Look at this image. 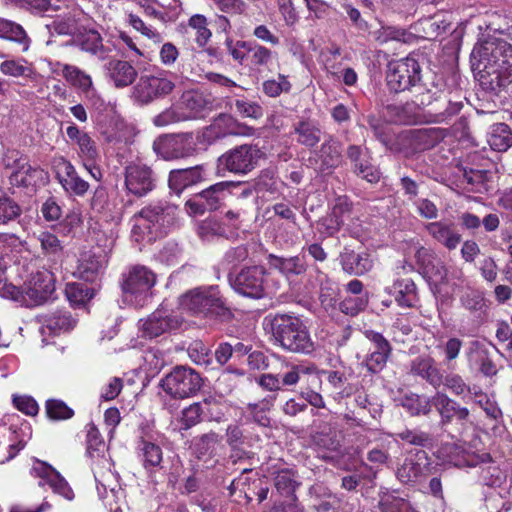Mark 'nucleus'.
Here are the masks:
<instances>
[{
	"instance_id": "obj_1",
	"label": "nucleus",
	"mask_w": 512,
	"mask_h": 512,
	"mask_svg": "<svg viewBox=\"0 0 512 512\" xmlns=\"http://www.w3.org/2000/svg\"><path fill=\"white\" fill-rule=\"evenodd\" d=\"M472 57L478 60L484 85L496 91L512 82V46L503 39L489 37L477 43Z\"/></svg>"
},
{
	"instance_id": "obj_2",
	"label": "nucleus",
	"mask_w": 512,
	"mask_h": 512,
	"mask_svg": "<svg viewBox=\"0 0 512 512\" xmlns=\"http://www.w3.org/2000/svg\"><path fill=\"white\" fill-rule=\"evenodd\" d=\"M220 137L219 127L213 124L196 134L185 132L160 136L154 140L153 150L165 160L179 159L193 155L198 146L203 148Z\"/></svg>"
},
{
	"instance_id": "obj_3",
	"label": "nucleus",
	"mask_w": 512,
	"mask_h": 512,
	"mask_svg": "<svg viewBox=\"0 0 512 512\" xmlns=\"http://www.w3.org/2000/svg\"><path fill=\"white\" fill-rule=\"evenodd\" d=\"M264 326L287 351L307 354L313 350V342L306 325L295 315L270 314L264 318Z\"/></svg>"
},
{
	"instance_id": "obj_4",
	"label": "nucleus",
	"mask_w": 512,
	"mask_h": 512,
	"mask_svg": "<svg viewBox=\"0 0 512 512\" xmlns=\"http://www.w3.org/2000/svg\"><path fill=\"white\" fill-rule=\"evenodd\" d=\"M177 207L159 202L143 208L134 216L132 236L136 242L155 240L175 222Z\"/></svg>"
},
{
	"instance_id": "obj_5",
	"label": "nucleus",
	"mask_w": 512,
	"mask_h": 512,
	"mask_svg": "<svg viewBox=\"0 0 512 512\" xmlns=\"http://www.w3.org/2000/svg\"><path fill=\"white\" fill-rule=\"evenodd\" d=\"M180 307L199 317H226L229 308L217 286H203L189 290L179 299Z\"/></svg>"
},
{
	"instance_id": "obj_6",
	"label": "nucleus",
	"mask_w": 512,
	"mask_h": 512,
	"mask_svg": "<svg viewBox=\"0 0 512 512\" xmlns=\"http://www.w3.org/2000/svg\"><path fill=\"white\" fill-rule=\"evenodd\" d=\"M157 281L156 274L146 266L135 265L122 275L124 301L136 306H144L152 297V288Z\"/></svg>"
},
{
	"instance_id": "obj_7",
	"label": "nucleus",
	"mask_w": 512,
	"mask_h": 512,
	"mask_svg": "<svg viewBox=\"0 0 512 512\" xmlns=\"http://www.w3.org/2000/svg\"><path fill=\"white\" fill-rule=\"evenodd\" d=\"M443 451L447 452V462L458 468L480 466V477L487 486H496L501 483L502 473L497 466L491 463L488 453H470L456 445H446Z\"/></svg>"
},
{
	"instance_id": "obj_8",
	"label": "nucleus",
	"mask_w": 512,
	"mask_h": 512,
	"mask_svg": "<svg viewBox=\"0 0 512 512\" xmlns=\"http://www.w3.org/2000/svg\"><path fill=\"white\" fill-rule=\"evenodd\" d=\"M225 45L233 60L247 67L251 73L263 72L273 61V52L255 41L227 39Z\"/></svg>"
},
{
	"instance_id": "obj_9",
	"label": "nucleus",
	"mask_w": 512,
	"mask_h": 512,
	"mask_svg": "<svg viewBox=\"0 0 512 512\" xmlns=\"http://www.w3.org/2000/svg\"><path fill=\"white\" fill-rule=\"evenodd\" d=\"M175 79V74L165 70L143 75L133 87V96L141 104H149L154 100L164 98L174 90Z\"/></svg>"
},
{
	"instance_id": "obj_10",
	"label": "nucleus",
	"mask_w": 512,
	"mask_h": 512,
	"mask_svg": "<svg viewBox=\"0 0 512 512\" xmlns=\"http://www.w3.org/2000/svg\"><path fill=\"white\" fill-rule=\"evenodd\" d=\"M202 385L200 375L193 369L178 366L162 381L163 390L174 398H188L195 395Z\"/></svg>"
},
{
	"instance_id": "obj_11",
	"label": "nucleus",
	"mask_w": 512,
	"mask_h": 512,
	"mask_svg": "<svg viewBox=\"0 0 512 512\" xmlns=\"http://www.w3.org/2000/svg\"><path fill=\"white\" fill-rule=\"evenodd\" d=\"M420 65L413 57L389 62L386 81L393 92H402L414 86L420 80Z\"/></svg>"
},
{
	"instance_id": "obj_12",
	"label": "nucleus",
	"mask_w": 512,
	"mask_h": 512,
	"mask_svg": "<svg viewBox=\"0 0 512 512\" xmlns=\"http://www.w3.org/2000/svg\"><path fill=\"white\" fill-rule=\"evenodd\" d=\"M230 281L237 293L253 299L264 297L269 289L267 273L262 266L246 267Z\"/></svg>"
},
{
	"instance_id": "obj_13",
	"label": "nucleus",
	"mask_w": 512,
	"mask_h": 512,
	"mask_svg": "<svg viewBox=\"0 0 512 512\" xmlns=\"http://www.w3.org/2000/svg\"><path fill=\"white\" fill-rule=\"evenodd\" d=\"M262 156L257 146L245 144L224 153L218 159V166L235 174H247L256 167Z\"/></svg>"
},
{
	"instance_id": "obj_14",
	"label": "nucleus",
	"mask_w": 512,
	"mask_h": 512,
	"mask_svg": "<svg viewBox=\"0 0 512 512\" xmlns=\"http://www.w3.org/2000/svg\"><path fill=\"white\" fill-rule=\"evenodd\" d=\"M28 307L42 305L49 301L55 292V276L46 269L42 268L31 274L26 283Z\"/></svg>"
},
{
	"instance_id": "obj_15",
	"label": "nucleus",
	"mask_w": 512,
	"mask_h": 512,
	"mask_svg": "<svg viewBox=\"0 0 512 512\" xmlns=\"http://www.w3.org/2000/svg\"><path fill=\"white\" fill-rule=\"evenodd\" d=\"M241 185L240 182L222 181L203 190L195 199L186 203L195 214H201L205 210H215L219 207L232 189Z\"/></svg>"
},
{
	"instance_id": "obj_16",
	"label": "nucleus",
	"mask_w": 512,
	"mask_h": 512,
	"mask_svg": "<svg viewBox=\"0 0 512 512\" xmlns=\"http://www.w3.org/2000/svg\"><path fill=\"white\" fill-rule=\"evenodd\" d=\"M125 188L128 193L143 197L155 188V176L151 168L142 163H130L125 167Z\"/></svg>"
},
{
	"instance_id": "obj_17",
	"label": "nucleus",
	"mask_w": 512,
	"mask_h": 512,
	"mask_svg": "<svg viewBox=\"0 0 512 512\" xmlns=\"http://www.w3.org/2000/svg\"><path fill=\"white\" fill-rule=\"evenodd\" d=\"M182 323L183 318L181 316L169 313L163 309H158L147 319H141L138 323V327L143 337L154 338L180 328Z\"/></svg>"
},
{
	"instance_id": "obj_18",
	"label": "nucleus",
	"mask_w": 512,
	"mask_h": 512,
	"mask_svg": "<svg viewBox=\"0 0 512 512\" xmlns=\"http://www.w3.org/2000/svg\"><path fill=\"white\" fill-rule=\"evenodd\" d=\"M33 477L39 478V485H49L54 493L64 497L67 500L74 498V493L64 477L50 464L34 459L30 470Z\"/></svg>"
},
{
	"instance_id": "obj_19",
	"label": "nucleus",
	"mask_w": 512,
	"mask_h": 512,
	"mask_svg": "<svg viewBox=\"0 0 512 512\" xmlns=\"http://www.w3.org/2000/svg\"><path fill=\"white\" fill-rule=\"evenodd\" d=\"M429 474V461L425 451L409 453L398 467L396 476L404 484H417Z\"/></svg>"
},
{
	"instance_id": "obj_20",
	"label": "nucleus",
	"mask_w": 512,
	"mask_h": 512,
	"mask_svg": "<svg viewBox=\"0 0 512 512\" xmlns=\"http://www.w3.org/2000/svg\"><path fill=\"white\" fill-rule=\"evenodd\" d=\"M365 337L371 342L369 353L363 364L368 371L378 373L384 369L392 354V347L389 341L380 333L373 330H366Z\"/></svg>"
},
{
	"instance_id": "obj_21",
	"label": "nucleus",
	"mask_w": 512,
	"mask_h": 512,
	"mask_svg": "<svg viewBox=\"0 0 512 512\" xmlns=\"http://www.w3.org/2000/svg\"><path fill=\"white\" fill-rule=\"evenodd\" d=\"M54 169L59 183L68 194L81 197L87 193L89 183L78 175L70 161L58 157L54 160Z\"/></svg>"
},
{
	"instance_id": "obj_22",
	"label": "nucleus",
	"mask_w": 512,
	"mask_h": 512,
	"mask_svg": "<svg viewBox=\"0 0 512 512\" xmlns=\"http://www.w3.org/2000/svg\"><path fill=\"white\" fill-rule=\"evenodd\" d=\"M347 157L352 163L353 172L369 183L379 181L381 173L372 163V156L366 147L350 145L347 149Z\"/></svg>"
},
{
	"instance_id": "obj_23",
	"label": "nucleus",
	"mask_w": 512,
	"mask_h": 512,
	"mask_svg": "<svg viewBox=\"0 0 512 512\" xmlns=\"http://www.w3.org/2000/svg\"><path fill=\"white\" fill-rule=\"evenodd\" d=\"M62 75L71 85L79 88L84 93L85 97L94 105H97L98 102L100 105L102 104V101L93 86L90 75L86 74L78 67L69 64H64L62 66Z\"/></svg>"
},
{
	"instance_id": "obj_24",
	"label": "nucleus",
	"mask_w": 512,
	"mask_h": 512,
	"mask_svg": "<svg viewBox=\"0 0 512 512\" xmlns=\"http://www.w3.org/2000/svg\"><path fill=\"white\" fill-rule=\"evenodd\" d=\"M431 403L440 414L443 423H449L453 418L464 421L469 416V410L466 407H461L445 393L437 392L432 397Z\"/></svg>"
},
{
	"instance_id": "obj_25",
	"label": "nucleus",
	"mask_w": 512,
	"mask_h": 512,
	"mask_svg": "<svg viewBox=\"0 0 512 512\" xmlns=\"http://www.w3.org/2000/svg\"><path fill=\"white\" fill-rule=\"evenodd\" d=\"M444 137V130L435 127L412 129L406 133V138L415 151L430 149L443 140Z\"/></svg>"
},
{
	"instance_id": "obj_26",
	"label": "nucleus",
	"mask_w": 512,
	"mask_h": 512,
	"mask_svg": "<svg viewBox=\"0 0 512 512\" xmlns=\"http://www.w3.org/2000/svg\"><path fill=\"white\" fill-rule=\"evenodd\" d=\"M92 470L100 497H107L108 491L114 496L117 486V477L111 471L109 459L104 456L99 458L97 462L93 464Z\"/></svg>"
},
{
	"instance_id": "obj_27",
	"label": "nucleus",
	"mask_w": 512,
	"mask_h": 512,
	"mask_svg": "<svg viewBox=\"0 0 512 512\" xmlns=\"http://www.w3.org/2000/svg\"><path fill=\"white\" fill-rule=\"evenodd\" d=\"M340 262L345 272L350 275L362 276L373 267V259L368 252L345 251L340 256Z\"/></svg>"
},
{
	"instance_id": "obj_28",
	"label": "nucleus",
	"mask_w": 512,
	"mask_h": 512,
	"mask_svg": "<svg viewBox=\"0 0 512 512\" xmlns=\"http://www.w3.org/2000/svg\"><path fill=\"white\" fill-rule=\"evenodd\" d=\"M106 264L105 256L96 255L91 252H85L79 259L78 266L74 274L87 282H93L98 278Z\"/></svg>"
},
{
	"instance_id": "obj_29",
	"label": "nucleus",
	"mask_w": 512,
	"mask_h": 512,
	"mask_svg": "<svg viewBox=\"0 0 512 512\" xmlns=\"http://www.w3.org/2000/svg\"><path fill=\"white\" fill-rule=\"evenodd\" d=\"M40 333L45 335H57L67 332L75 326V320L66 312H56L51 315H42Z\"/></svg>"
},
{
	"instance_id": "obj_30",
	"label": "nucleus",
	"mask_w": 512,
	"mask_h": 512,
	"mask_svg": "<svg viewBox=\"0 0 512 512\" xmlns=\"http://www.w3.org/2000/svg\"><path fill=\"white\" fill-rule=\"evenodd\" d=\"M426 229L436 241L449 250L455 249L461 242V235L452 224L437 221L427 224Z\"/></svg>"
},
{
	"instance_id": "obj_31",
	"label": "nucleus",
	"mask_w": 512,
	"mask_h": 512,
	"mask_svg": "<svg viewBox=\"0 0 512 512\" xmlns=\"http://www.w3.org/2000/svg\"><path fill=\"white\" fill-rule=\"evenodd\" d=\"M208 101L202 93L197 91H186L182 94L178 108L182 110L185 121L195 119L201 115L208 105Z\"/></svg>"
},
{
	"instance_id": "obj_32",
	"label": "nucleus",
	"mask_w": 512,
	"mask_h": 512,
	"mask_svg": "<svg viewBox=\"0 0 512 512\" xmlns=\"http://www.w3.org/2000/svg\"><path fill=\"white\" fill-rule=\"evenodd\" d=\"M109 77L116 87H126L133 83L137 76L135 68L127 61L111 60L106 64Z\"/></svg>"
},
{
	"instance_id": "obj_33",
	"label": "nucleus",
	"mask_w": 512,
	"mask_h": 512,
	"mask_svg": "<svg viewBox=\"0 0 512 512\" xmlns=\"http://www.w3.org/2000/svg\"><path fill=\"white\" fill-rule=\"evenodd\" d=\"M202 178L200 167L178 169L170 172L169 187L177 194H180L186 187H189Z\"/></svg>"
},
{
	"instance_id": "obj_34",
	"label": "nucleus",
	"mask_w": 512,
	"mask_h": 512,
	"mask_svg": "<svg viewBox=\"0 0 512 512\" xmlns=\"http://www.w3.org/2000/svg\"><path fill=\"white\" fill-rule=\"evenodd\" d=\"M43 171L38 167L29 164L27 158L20 162L19 169L12 171L10 182L18 187H33L38 179L42 177Z\"/></svg>"
},
{
	"instance_id": "obj_35",
	"label": "nucleus",
	"mask_w": 512,
	"mask_h": 512,
	"mask_svg": "<svg viewBox=\"0 0 512 512\" xmlns=\"http://www.w3.org/2000/svg\"><path fill=\"white\" fill-rule=\"evenodd\" d=\"M387 116L396 124H414L420 119V109L415 103L405 105H389Z\"/></svg>"
},
{
	"instance_id": "obj_36",
	"label": "nucleus",
	"mask_w": 512,
	"mask_h": 512,
	"mask_svg": "<svg viewBox=\"0 0 512 512\" xmlns=\"http://www.w3.org/2000/svg\"><path fill=\"white\" fill-rule=\"evenodd\" d=\"M487 143L494 151H506L512 145V131L510 127L505 123L492 125L487 133Z\"/></svg>"
},
{
	"instance_id": "obj_37",
	"label": "nucleus",
	"mask_w": 512,
	"mask_h": 512,
	"mask_svg": "<svg viewBox=\"0 0 512 512\" xmlns=\"http://www.w3.org/2000/svg\"><path fill=\"white\" fill-rule=\"evenodd\" d=\"M412 372L426 379L435 388L439 387L443 378L434 360L430 357L416 358L412 363Z\"/></svg>"
},
{
	"instance_id": "obj_38",
	"label": "nucleus",
	"mask_w": 512,
	"mask_h": 512,
	"mask_svg": "<svg viewBox=\"0 0 512 512\" xmlns=\"http://www.w3.org/2000/svg\"><path fill=\"white\" fill-rule=\"evenodd\" d=\"M391 292L400 307L410 308L417 301L416 286L411 279L397 280L393 284Z\"/></svg>"
},
{
	"instance_id": "obj_39",
	"label": "nucleus",
	"mask_w": 512,
	"mask_h": 512,
	"mask_svg": "<svg viewBox=\"0 0 512 512\" xmlns=\"http://www.w3.org/2000/svg\"><path fill=\"white\" fill-rule=\"evenodd\" d=\"M0 38L14 41L22 46V51L29 49L30 40L23 27L13 21L0 17Z\"/></svg>"
},
{
	"instance_id": "obj_40",
	"label": "nucleus",
	"mask_w": 512,
	"mask_h": 512,
	"mask_svg": "<svg viewBox=\"0 0 512 512\" xmlns=\"http://www.w3.org/2000/svg\"><path fill=\"white\" fill-rule=\"evenodd\" d=\"M138 449L142 464L146 470L151 471L160 467L163 453L159 445L147 440H141Z\"/></svg>"
},
{
	"instance_id": "obj_41",
	"label": "nucleus",
	"mask_w": 512,
	"mask_h": 512,
	"mask_svg": "<svg viewBox=\"0 0 512 512\" xmlns=\"http://www.w3.org/2000/svg\"><path fill=\"white\" fill-rule=\"evenodd\" d=\"M319 156L323 170L338 167L342 161L340 143L333 139L325 141L321 146Z\"/></svg>"
},
{
	"instance_id": "obj_42",
	"label": "nucleus",
	"mask_w": 512,
	"mask_h": 512,
	"mask_svg": "<svg viewBox=\"0 0 512 512\" xmlns=\"http://www.w3.org/2000/svg\"><path fill=\"white\" fill-rule=\"evenodd\" d=\"M268 259L270 266L286 275H299L305 271V264L298 256L283 258L270 254Z\"/></svg>"
},
{
	"instance_id": "obj_43",
	"label": "nucleus",
	"mask_w": 512,
	"mask_h": 512,
	"mask_svg": "<svg viewBox=\"0 0 512 512\" xmlns=\"http://www.w3.org/2000/svg\"><path fill=\"white\" fill-rule=\"evenodd\" d=\"M37 240L45 256L50 257L54 261L62 256L63 246L56 235L49 231H42L38 234Z\"/></svg>"
},
{
	"instance_id": "obj_44",
	"label": "nucleus",
	"mask_w": 512,
	"mask_h": 512,
	"mask_svg": "<svg viewBox=\"0 0 512 512\" xmlns=\"http://www.w3.org/2000/svg\"><path fill=\"white\" fill-rule=\"evenodd\" d=\"M65 294L74 306L84 305L94 296L93 290L83 283H67Z\"/></svg>"
},
{
	"instance_id": "obj_45",
	"label": "nucleus",
	"mask_w": 512,
	"mask_h": 512,
	"mask_svg": "<svg viewBox=\"0 0 512 512\" xmlns=\"http://www.w3.org/2000/svg\"><path fill=\"white\" fill-rule=\"evenodd\" d=\"M82 50L97 55L100 59L106 57L107 50L103 46L101 35L95 30L85 32L80 38Z\"/></svg>"
},
{
	"instance_id": "obj_46",
	"label": "nucleus",
	"mask_w": 512,
	"mask_h": 512,
	"mask_svg": "<svg viewBox=\"0 0 512 512\" xmlns=\"http://www.w3.org/2000/svg\"><path fill=\"white\" fill-rule=\"evenodd\" d=\"M207 26V19L203 15L196 14L189 19L188 28L193 31L194 39L199 47H204L212 36Z\"/></svg>"
},
{
	"instance_id": "obj_47",
	"label": "nucleus",
	"mask_w": 512,
	"mask_h": 512,
	"mask_svg": "<svg viewBox=\"0 0 512 512\" xmlns=\"http://www.w3.org/2000/svg\"><path fill=\"white\" fill-rule=\"evenodd\" d=\"M294 131L297 141L305 146L312 147L320 141V130L312 122L300 121Z\"/></svg>"
},
{
	"instance_id": "obj_48",
	"label": "nucleus",
	"mask_w": 512,
	"mask_h": 512,
	"mask_svg": "<svg viewBox=\"0 0 512 512\" xmlns=\"http://www.w3.org/2000/svg\"><path fill=\"white\" fill-rule=\"evenodd\" d=\"M317 281L320 285L319 299L322 305L326 308L333 306L337 297L336 284L322 272H318Z\"/></svg>"
},
{
	"instance_id": "obj_49",
	"label": "nucleus",
	"mask_w": 512,
	"mask_h": 512,
	"mask_svg": "<svg viewBox=\"0 0 512 512\" xmlns=\"http://www.w3.org/2000/svg\"><path fill=\"white\" fill-rule=\"evenodd\" d=\"M0 71L7 76L11 77H24L30 76L32 70L27 61L23 58L19 59H6L0 63Z\"/></svg>"
},
{
	"instance_id": "obj_50",
	"label": "nucleus",
	"mask_w": 512,
	"mask_h": 512,
	"mask_svg": "<svg viewBox=\"0 0 512 512\" xmlns=\"http://www.w3.org/2000/svg\"><path fill=\"white\" fill-rule=\"evenodd\" d=\"M431 401L427 397L411 394L405 396L402 401L403 407L411 415L428 414L431 409Z\"/></svg>"
},
{
	"instance_id": "obj_51",
	"label": "nucleus",
	"mask_w": 512,
	"mask_h": 512,
	"mask_svg": "<svg viewBox=\"0 0 512 512\" xmlns=\"http://www.w3.org/2000/svg\"><path fill=\"white\" fill-rule=\"evenodd\" d=\"M182 251L178 244L169 242L156 255V260L166 266H174L181 261Z\"/></svg>"
},
{
	"instance_id": "obj_52",
	"label": "nucleus",
	"mask_w": 512,
	"mask_h": 512,
	"mask_svg": "<svg viewBox=\"0 0 512 512\" xmlns=\"http://www.w3.org/2000/svg\"><path fill=\"white\" fill-rule=\"evenodd\" d=\"M128 23L133 27V29H135L137 32L141 33L148 39L152 40L154 43L162 42V35L152 26L146 25L138 15L129 13Z\"/></svg>"
},
{
	"instance_id": "obj_53",
	"label": "nucleus",
	"mask_w": 512,
	"mask_h": 512,
	"mask_svg": "<svg viewBox=\"0 0 512 512\" xmlns=\"http://www.w3.org/2000/svg\"><path fill=\"white\" fill-rule=\"evenodd\" d=\"M462 306L471 313H481L486 307L484 296L476 290L466 291L460 298Z\"/></svg>"
},
{
	"instance_id": "obj_54",
	"label": "nucleus",
	"mask_w": 512,
	"mask_h": 512,
	"mask_svg": "<svg viewBox=\"0 0 512 512\" xmlns=\"http://www.w3.org/2000/svg\"><path fill=\"white\" fill-rule=\"evenodd\" d=\"M181 121H185V116L177 104L165 109L153 118V124L157 127H165Z\"/></svg>"
},
{
	"instance_id": "obj_55",
	"label": "nucleus",
	"mask_w": 512,
	"mask_h": 512,
	"mask_svg": "<svg viewBox=\"0 0 512 512\" xmlns=\"http://www.w3.org/2000/svg\"><path fill=\"white\" fill-rule=\"evenodd\" d=\"M376 41L380 44H385L389 41L406 42L409 35L404 29L396 27H382L374 32Z\"/></svg>"
},
{
	"instance_id": "obj_56",
	"label": "nucleus",
	"mask_w": 512,
	"mask_h": 512,
	"mask_svg": "<svg viewBox=\"0 0 512 512\" xmlns=\"http://www.w3.org/2000/svg\"><path fill=\"white\" fill-rule=\"evenodd\" d=\"M378 507L381 512H398L399 509H407V500L394 493L383 492Z\"/></svg>"
},
{
	"instance_id": "obj_57",
	"label": "nucleus",
	"mask_w": 512,
	"mask_h": 512,
	"mask_svg": "<svg viewBox=\"0 0 512 512\" xmlns=\"http://www.w3.org/2000/svg\"><path fill=\"white\" fill-rule=\"evenodd\" d=\"M81 15L79 10H74L73 13L59 18L54 21V29L57 33L62 35H71L77 30L78 16Z\"/></svg>"
},
{
	"instance_id": "obj_58",
	"label": "nucleus",
	"mask_w": 512,
	"mask_h": 512,
	"mask_svg": "<svg viewBox=\"0 0 512 512\" xmlns=\"http://www.w3.org/2000/svg\"><path fill=\"white\" fill-rule=\"evenodd\" d=\"M291 84L287 77L279 74L278 79H269L263 82V92L269 97H278L283 92H289Z\"/></svg>"
},
{
	"instance_id": "obj_59",
	"label": "nucleus",
	"mask_w": 512,
	"mask_h": 512,
	"mask_svg": "<svg viewBox=\"0 0 512 512\" xmlns=\"http://www.w3.org/2000/svg\"><path fill=\"white\" fill-rule=\"evenodd\" d=\"M21 214L19 205L7 196H0V224L15 220Z\"/></svg>"
},
{
	"instance_id": "obj_60",
	"label": "nucleus",
	"mask_w": 512,
	"mask_h": 512,
	"mask_svg": "<svg viewBox=\"0 0 512 512\" xmlns=\"http://www.w3.org/2000/svg\"><path fill=\"white\" fill-rule=\"evenodd\" d=\"M393 436L407 444L415 446H425L430 440L429 435L419 429L406 428Z\"/></svg>"
},
{
	"instance_id": "obj_61",
	"label": "nucleus",
	"mask_w": 512,
	"mask_h": 512,
	"mask_svg": "<svg viewBox=\"0 0 512 512\" xmlns=\"http://www.w3.org/2000/svg\"><path fill=\"white\" fill-rule=\"evenodd\" d=\"M302 369L304 371L299 383L303 384L305 389H315L320 387L322 383L321 371H319L317 367L311 363H303Z\"/></svg>"
},
{
	"instance_id": "obj_62",
	"label": "nucleus",
	"mask_w": 512,
	"mask_h": 512,
	"mask_svg": "<svg viewBox=\"0 0 512 512\" xmlns=\"http://www.w3.org/2000/svg\"><path fill=\"white\" fill-rule=\"evenodd\" d=\"M46 413L50 419L65 420L72 417L73 410L60 400H48L46 402Z\"/></svg>"
},
{
	"instance_id": "obj_63",
	"label": "nucleus",
	"mask_w": 512,
	"mask_h": 512,
	"mask_svg": "<svg viewBox=\"0 0 512 512\" xmlns=\"http://www.w3.org/2000/svg\"><path fill=\"white\" fill-rule=\"evenodd\" d=\"M234 107L235 111L243 117L259 119L263 116V108L256 102L237 99Z\"/></svg>"
},
{
	"instance_id": "obj_64",
	"label": "nucleus",
	"mask_w": 512,
	"mask_h": 512,
	"mask_svg": "<svg viewBox=\"0 0 512 512\" xmlns=\"http://www.w3.org/2000/svg\"><path fill=\"white\" fill-rule=\"evenodd\" d=\"M221 440L222 436L215 432L204 434L195 444L197 452L202 455L212 454L216 447L220 444Z\"/></svg>"
}]
</instances>
